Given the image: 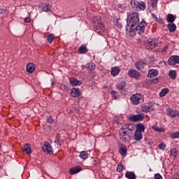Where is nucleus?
Segmentation results:
<instances>
[{"mask_svg":"<svg viewBox=\"0 0 179 179\" xmlns=\"http://www.w3.org/2000/svg\"><path fill=\"white\" fill-rule=\"evenodd\" d=\"M135 126L132 124H123L119 130V138L122 142L131 141V131H134Z\"/></svg>","mask_w":179,"mask_h":179,"instance_id":"obj_1","label":"nucleus"},{"mask_svg":"<svg viewBox=\"0 0 179 179\" xmlns=\"http://www.w3.org/2000/svg\"><path fill=\"white\" fill-rule=\"evenodd\" d=\"M139 23V14L138 13H131L127 16L126 31H128L129 27H135Z\"/></svg>","mask_w":179,"mask_h":179,"instance_id":"obj_2","label":"nucleus"},{"mask_svg":"<svg viewBox=\"0 0 179 179\" xmlns=\"http://www.w3.org/2000/svg\"><path fill=\"white\" fill-rule=\"evenodd\" d=\"M142 132H145V125L142 123H138L136 125L134 139L135 141H141L143 138Z\"/></svg>","mask_w":179,"mask_h":179,"instance_id":"obj_3","label":"nucleus"},{"mask_svg":"<svg viewBox=\"0 0 179 179\" xmlns=\"http://www.w3.org/2000/svg\"><path fill=\"white\" fill-rule=\"evenodd\" d=\"M93 23L94 26V30L98 33V34H100V33H101V31L104 29V24L101 22V17H94L93 20Z\"/></svg>","mask_w":179,"mask_h":179,"instance_id":"obj_4","label":"nucleus"},{"mask_svg":"<svg viewBox=\"0 0 179 179\" xmlns=\"http://www.w3.org/2000/svg\"><path fill=\"white\" fill-rule=\"evenodd\" d=\"M143 100V95L136 93L134 94L130 97V101L135 106H138V104L141 103V101Z\"/></svg>","mask_w":179,"mask_h":179,"instance_id":"obj_5","label":"nucleus"},{"mask_svg":"<svg viewBox=\"0 0 179 179\" xmlns=\"http://www.w3.org/2000/svg\"><path fill=\"white\" fill-rule=\"evenodd\" d=\"M146 26H148L146 22L141 21L136 27V31L138 33V34H143V33H145V29H146Z\"/></svg>","mask_w":179,"mask_h":179,"instance_id":"obj_6","label":"nucleus"},{"mask_svg":"<svg viewBox=\"0 0 179 179\" xmlns=\"http://www.w3.org/2000/svg\"><path fill=\"white\" fill-rule=\"evenodd\" d=\"M143 118H145V114L141 113L138 115H131L129 116V120L133 122H138V121H142Z\"/></svg>","mask_w":179,"mask_h":179,"instance_id":"obj_7","label":"nucleus"},{"mask_svg":"<svg viewBox=\"0 0 179 179\" xmlns=\"http://www.w3.org/2000/svg\"><path fill=\"white\" fill-rule=\"evenodd\" d=\"M43 152L44 153H48L49 155H52V147L51 146V144L48 142L44 143L43 147Z\"/></svg>","mask_w":179,"mask_h":179,"instance_id":"obj_8","label":"nucleus"},{"mask_svg":"<svg viewBox=\"0 0 179 179\" xmlns=\"http://www.w3.org/2000/svg\"><path fill=\"white\" fill-rule=\"evenodd\" d=\"M128 75L130 78H134V79H139L141 78V73L135 69H130L128 71Z\"/></svg>","mask_w":179,"mask_h":179,"instance_id":"obj_9","label":"nucleus"},{"mask_svg":"<svg viewBox=\"0 0 179 179\" xmlns=\"http://www.w3.org/2000/svg\"><path fill=\"white\" fill-rule=\"evenodd\" d=\"M169 65H177L179 64V57L178 55L171 56L168 59Z\"/></svg>","mask_w":179,"mask_h":179,"instance_id":"obj_10","label":"nucleus"},{"mask_svg":"<svg viewBox=\"0 0 179 179\" xmlns=\"http://www.w3.org/2000/svg\"><path fill=\"white\" fill-rule=\"evenodd\" d=\"M166 114L169 117H179V112L177 110H173L171 108L166 109Z\"/></svg>","mask_w":179,"mask_h":179,"instance_id":"obj_11","label":"nucleus"},{"mask_svg":"<svg viewBox=\"0 0 179 179\" xmlns=\"http://www.w3.org/2000/svg\"><path fill=\"white\" fill-rule=\"evenodd\" d=\"M157 1L159 0H148V8L150 10H155L157 6Z\"/></svg>","mask_w":179,"mask_h":179,"instance_id":"obj_12","label":"nucleus"},{"mask_svg":"<svg viewBox=\"0 0 179 179\" xmlns=\"http://www.w3.org/2000/svg\"><path fill=\"white\" fill-rule=\"evenodd\" d=\"M152 129L155 131L156 132H164L166 131V128H164V126L160 125L159 127L157 125V122L155 124Z\"/></svg>","mask_w":179,"mask_h":179,"instance_id":"obj_13","label":"nucleus"},{"mask_svg":"<svg viewBox=\"0 0 179 179\" xmlns=\"http://www.w3.org/2000/svg\"><path fill=\"white\" fill-rule=\"evenodd\" d=\"M134 65L138 71H143V69H145V67L146 66V62L139 61L136 62Z\"/></svg>","mask_w":179,"mask_h":179,"instance_id":"obj_14","label":"nucleus"},{"mask_svg":"<svg viewBox=\"0 0 179 179\" xmlns=\"http://www.w3.org/2000/svg\"><path fill=\"white\" fill-rule=\"evenodd\" d=\"M159 75V71L155 69H151L148 70V73L147 76L148 78H155V76H157Z\"/></svg>","mask_w":179,"mask_h":179,"instance_id":"obj_15","label":"nucleus"},{"mask_svg":"<svg viewBox=\"0 0 179 179\" xmlns=\"http://www.w3.org/2000/svg\"><path fill=\"white\" fill-rule=\"evenodd\" d=\"M80 171H82V167L80 166H75L69 169V173L72 176H73V174H78V173H80Z\"/></svg>","mask_w":179,"mask_h":179,"instance_id":"obj_16","label":"nucleus"},{"mask_svg":"<svg viewBox=\"0 0 179 179\" xmlns=\"http://www.w3.org/2000/svg\"><path fill=\"white\" fill-rule=\"evenodd\" d=\"M69 82L73 86H80L82 85V82L76 78H70Z\"/></svg>","mask_w":179,"mask_h":179,"instance_id":"obj_17","label":"nucleus"},{"mask_svg":"<svg viewBox=\"0 0 179 179\" xmlns=\"http://www.w3.org/2000/svg\"><path fill=\"white\" fill-rule=\"evenodd\" d=\"M72 97H80V90L78 88H73L71 92Z\"/></svg>","mask_w":179,"mask_h":179,"instance_id":"obj_18","label":"nucleus"},{"mask_svg":"<svg viewBox=\"0 0 179 179\" xmlns=\"http://www.w3.org/2000/svg\"><path fill=\"white\" fill-rule=\"evenodd\" d=\"M167 27L170 33H174V31L177 30V25H176L174 22L169 23Z\"/></svg>","mask_w":179,"mask_h":179,"instance_id":"obj_19","label":"nucleus"},{"mask_svg":"<svg viewBox=\"0 0 179 179\" xmlns=\"http://www.w3.org/2000/svg\"><path fill=\"white\" fill-rule=\"evenodd\" d=\"M119 152L121 156H127V146L124 145V144L120 145L119 147Z\"/></svg>","mask_w":179,"mask_h":179,"instance_id":"obj_20","label":"nucleus"},{"mask_svg":"<svg viewBox=\"0 0 179 179\" xmlns=\"http://www.w3.org/2000/svg\"><path fill=\"white\" fill-rule=\"evenodd\" d=\"M36 69V65L33 63H29L27 65V72L29 73H33V71Z\"/></svg>","mask_w":179,"mask_h":179,"instance_id":"obj_21","label":"nucleus"},{"mask_svg":"<svg viewBox=\"0 0 179 179\" xmlns=\"http://www.w3.org/2000/svg\"><path fill=\"white\" fill-rule=\"evenodd\" d=\"M176 19H177V17L173 14H168L166 15V22L168 23H174Z\"/></svg>","mask_w":179,"mask_h":179,"instance_id":"obj_22","label":"nucleus"},{"mask_svg":"<svg viewBox=\"0 0 179 179\" xmlns=\"http://www.w3.org/2000/svg\"><path fill=\"white\" fill-rule=\"evenodd\" d=\"M146 9V3L143 1L138 2L136 10H145Z\"/></svg>","mask_w":179,"mask_h":179,"instance_id":"obj_23","label":"nucleus"},{"mask_svg":"<svg viewBox=\"0 0 179 179\" xmlns=\"http://www.w3.org/2000/svg\"><path fill=\"white\" fill-rule=\"evenodd\" d=\"M120 69L118 68V66H115L111 68L110 73L112 76H117L118 73L120 72Z\"/></svg>","mask_w":179,"mask_h":179,"instance_id":"obj_24","label":"nucleus"},{"mask_svg":"<svg viewBox=\"0 0 179 179\" xmlns=\"http://www.w3.org/2000/svg\"><path fill=\"white\" fill-rule=\"evenodd\" d=\"M125 177L128 179H136V175L132 171L126 172Z\"/></svg>","mask_w":179,"mask_h":179,"instance_id":"obj_25","label":"nucleus"},{"mask_svg":"<svg viewBox=\"0 0 179 179\" xmlns=\"http://www.w3.org/2000/svg\"><path fill=\"white\" fill-rule=\"evenodd\" d=\"M87 51V47L85 44H83L78 49V54H86Z\"/></svg>","mask_w":179,"mask_h":179,"instance_id":"obj_26","label":"nucleus"},{"mask_svg":"<svg viewBox=\"0 0 179 179\" xmlns=\"http://www.w3.org/2000/svg\"><path fill=\"white\" fill-rule=\"evenodd\" d=\"M126 86L127 83H125V81H121L119 83H117L116 87L117 89H118V90H124Z\"/></svg>","mask_w":179,"mask_h":179,"instance_id":"obj_27","label":"nucleus"},{"mask_svg":"<svg viewBox=\"0 0 179 179\" xmlns=\"http://www.w3.org/2000/svg\"><path fill=\"white\" fill-rule=\"evenodd\" d=\"M80 158L82 159V160H86V159H88L89 153L87 151H81L80 152Z\"/></svg>","mask_w":179,"mask_h":179,"instance_id":"obj_28","label":"nucleus"},{"mask_svg":"<svg viewBox=\"0 0 179 179\" xmlns=\"http://www.w3.org/2000/svg\"><path fill=\"white\" fill-rule=\"evenodd\" d=\"M85 68H87V69H90V71H94V69H96V64H94L93 62L87 63L85 65Z\"/></svg>","mask_w":179,"mask_h":179,"instance_id":"obj_29","label":"nucleus"},{"mask_svg":"<svg viewBox=\"0 0 179 179\" xmlns=\"http://www.w3.org/2000/svg\"><path fill=\"white\" fill-rule=\"evenodd\" d=\"M169 76L171 79H176V78H177V71L176 70L169 71Z\"/></svg>","mask_w":179,"mask_h":179,"instance_id":"obj_30","label":"nucleus"},{"mask_svg":"<svg viewBox=\"0 0 179 179\" xmlns=\"http://www.w3.org/2000/svg\"><path fill=\"white\" fill-rule=\"evenodd\" d=\"M23 149L24 152H25V153H27V155H30V153H31V147H30V145L25 144Z\"/></svg>","mask_w":179,"mask_h":179,"instance_id":"obj_31","label":"nucleus"},{"mask_svg":"<svg viewBox=\"0 0 179 179\" xmlns=\"http://www.w3.org/2000/svg\"><path fill=\"white\" fill-rule=\"evenodd\" d=\"M52 9V6L46 4L42 7L43 12H50Z\"/></svg>","mask_w":179,"mask_h":179,"instance_id":"obj_32","label":"nucleus"},{"mask_svg":"<svg viewBox=\"0 0 179 179\" xmlns=\"http://www.w3.org/2000/svg\"><path fill=\"white\" fill-rule=\"evenodd\" d=\"M151 110L152 108L146 105L141 107V110L143 111V113H149V111Z\"/></svg>","mask_w":179,"mask_h":179,"instance_id":"obj_33","label":"nucleus"},{"mask_svg":"<svg viewBox=\"0 0 179 179\" xmlns=\"http://www.w3.org/2000/svg\"><path fill=\"white\" fill-rule=\"evenodd\" d=\"M138 3H139V1L136 0H131L130 2V5L133 9H136V8H138Z\"/></svg>","mask_w":179,"mask_h":179,"instance_id":"obj_34","label":"nucleus"},{"mask_svg":"<svg viewBox=\"0 0 179 179\" xmlns=\"http://www.w3.org/2000/svg\"><path fill=\"white\" fill-rule=\"evenodd\" d=\"M149 45L151 48H156V47H157V40L153 39L152 41H150Z\"/></svg>","mask_w":179,"mask_h":179,"instance_id":"obj_35","label":"nucleus"},{"mask_svg":"<svg viewBox=\"0 0 179 179\" xmlns=\"http://www.w3.org/2000/svg\"><path fill=\"white\" fill-rule=\"evenodd\" d=\"M127 31H129V35L131 36V37H133V36H135V34H136V28L134 29L132 28V27H129Z\"/></svg>","mask_w":179,"mask_h":179,"instance_id":"obj_36","label":"nucleus"},{"mask_svg":"<svg viewBox=\"0 0 179 179\" xmlns=\"http://www.w3.org/2000/svg\"><path fill=\"white\" fill-rule=\"evenodd\" d=\"M169 93V88H164L162 90V91L159 92V97H164L166 94Z\"/></svg>","mask_w":179,"mask_h":179,"instance_id":"obj_37","label":"nucleus"},{"mask_svg":"<svg viewBox=\"0 0 179 179\" xmlns=\"http://www.w3.org/2000/svg\"><path fill=\"white\" fill-rule=\"evenodd\" d=\"M54 38H55V35H54V34H49L47 39L49 44H51V43L54 41Z\"/></svg>","mask_w":179,"mask_h":179,"instance_id":"obj_38","label":"nucleus"},{"mask_svg":"<svg viewBox=\"0 0 179 179\" xmlns=\"http://www.w3.org/2000/svg\"><path fill=\"white\" fill-rule=\"evenodd\" d=\"M111 94H112V97H113V99H114V100H117L118 99V92H117L115 90H112Z\"/></svg>","mask_w":179,"mask_h":179,"instance_id":"obj_39","label":"nucleus"},{"mask_svg":"<svg viewBox=\"0 0 179 179\" xmlns=\"http://www.w3.org/2000/svg\"><path fill=\"white\" fill-rule=\"evenodd\" d=\"M171 138L172 139H177L178 138H179V131H176V132L172 133L171 134Z\"/></svg>","mask_w":179,"mask_h":179,"instance_id":"obj_40","label":"nucleus"},{"mask_svg":"<svg viewBox=\"0 0 179 179\" xmlns=\"http://www.w3.org/2000/svg\"><path fill=\"white\" fill-rule=\"evenodd\" d=\"M171 155L173 157H177V149L172 148L171 149Z\"/></svg>","mask_w":179,"mask_h":179,"instance_id":"obj_41","label":"nucleus"},{"mask_svg":"<svg viewBox=\"0 0 179 179\" xmlns=\"http://www.w3.org/2000/svg\"><path fill=\"white\" fill-rule=\"evenodd\" d=\"M124 170V166H122V164H118L117 166V171L118 173H121Z\"/></svg>","mask_w":179,"mask_h":179,"instance_id":"obj_42","label":"nucleus"},{"mask_svg":"<svg viewBox=\"0 0 179 179\" xmlns=\"http://www.w3.org/2000/svg\"><path fill=\"white\" fill-rule=\"evenodd\" d=\"M54 142H55V143H56V145H62L63 141L59 138H55Z\"/></svg>","mask_w":179,"mask_h":179,"instance_id":"obj_43","label":"nucleus"},{"mask_svg":"<svg viewBox=\"0 0 179 179\" xmlns=\"http://www.w3.org/2000/svg\"><path fill=\"white\" fill-rule=\"evenodd\" d=\"M115 26H116L117 27V29H121V27H122V24H121V23L118 22V19H116L115 20Z\"/></svg>","mask_w":179,"mask_h":179,"instance_id":"obj_44","label":"nucleus"},{"mask_svg":"<svg viewBox=\"0 0 179 179\" xmlns=\"http://www.w3.org/2000/svg\"><path fill=\"white\" fill-rule=\"evenodd\" d=\"M159 149H160V150H164V149H166V144H164V143H161L159 145Z\"/></svg>","mask_w":179,"mask_h":179,"instance_id":"obj_45","label":"nucleus"},{"mask_svg":"<svg viewBox=\"0 0 179 179\" xmlns=\"http://www.w3.org/2000/svg\"><path fill=\"white\" fill-rule=\"evenodd\" d=\"M60 89H61L62 90H65V91H66V90H68V85H60Z\"/></svg>","mask_w":179,"mask_h":179,"instance_id":"obj_46","label":"nucleus"},{"mask_svg":"<svg viewBox=\"0 0 179 179\" xmlns=\"http://www.w3.org/2000/svg\"><path fill=\"white\" fill-rule=\"evenodd\" d=\"M155 179H163V177L159 173H157L154 176Z\"/></svg>","mask_w":179,"mask_h":179,"instance_id":"obj_47","label":"nucleus"},{"mask_svg":"<svg viewBox=\"0 0 179 179\" xmlns=\"http://www.w3.org/2000/svg\"><path fill=\"white\" fill-rule=\"evenodd\" d=\"M47 121H48V122L51 123V122H54V119L51 116H48L47 117Z\"/></svg>","mask_w":179,"mask_h":179,"instance_id":"obj_48","label":"nucleus"},{"mask_svg":"<svg viewBox=\"0 0 179 179\" xmlns=\"http://www.w3.org/2000/svg\"><path fill=\"white\" fill-rule=\"evenodd\" d=\"M30 22H31V20H30V17H27L24 18L25 23H30Z\"/></svg>","mask_w":179,"mask_h":179,"instance_id":"obj_49","label":"nucleus"},{"mask_svg":"<svg viewBox=\"0 0 179 179\" xmlns=\"http://www.w3.org/2000/svg\"><path fill=\"white\" fill-rule=\"evenodd\" d=\"M0 13H1V15H5L6 14V10L3 8H0Z\"/></svg>","mask_w":179,"mask_h":179,"instance_id":"obj_50","label":"nucleus"},{"mask_svg":"<svg viewBox=\"0 0 179 179\" xmlns=\"http://www.w3.org/2000/svg\"><path fill=\"white\" fill-rule=\"evenodd\" d=\"M158 23H159V24H164V21L161 18L158 20Z\"/></svg>","mask_w":179,"mask_h":179,"instance_id":"obj_51","label":"nucleus"},{"mask_svg":"<svg viewBox=\"0 0 179 179\" xmlns=\"http://www.w3.org/2000/svg\"><path fill=\"white\" fill-rule=\"evenodd\" d=\"M75 111H77V113H79L80 110H79V108H77L75 109Z\"/></svg>","mask_w":179,"mask_h":179,"instance_id":"obj_52","label":"nucleus"},{"mask_svg":"<svg viewBox=\"0 0 179 179\" xmlns=\"http://www.w3.org/2000/svg\"><path fill=\"white\" fill-rule=\"evenodd\" d=\"M55 85V83L54 81H52V86H54Z\"/></svg>","mask_w":179,"mask_h":179,"instance_id":"obj_53","label":"nucleus"},{"mask_svg":"<svg viewBox=\"0 0 179 179\" xmlns=\"http://www.w3.org/2000/svg\"><path fill=\"white\" fill-rule=\"evenodd\" d=\"M172 179H179V177L178 178H173Z\"/></svg>","mask_w":179,"mask_h":179,"instance_id":"obj_54","label":"nucleus"},{"mask_svg":"<svg viewBox=\"0 0 179 179\" xmlns=\"http://www.w3.org/2000/svg\"><path fill=\"white\" fill-rule=\"evenodd\" d=\"M157 83L159 82V79L156 78Z\"/></svg>","mask_w":179,"mask_h":179,"instance_id":"obj_55","label":"nucleus"}]
</instances>
